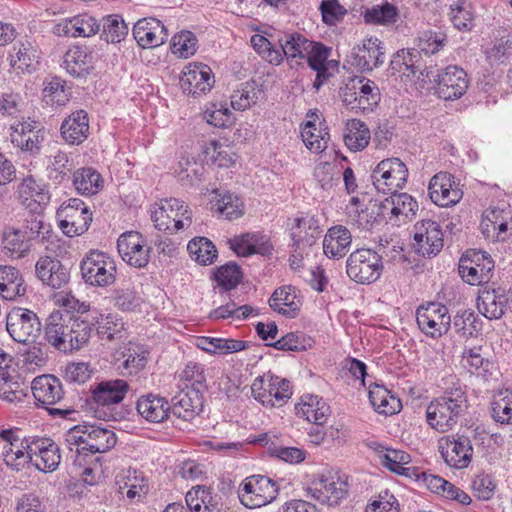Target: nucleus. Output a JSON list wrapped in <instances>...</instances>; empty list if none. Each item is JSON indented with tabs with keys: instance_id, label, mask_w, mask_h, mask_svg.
Here are the masks:
<instances>
[{
	"instance_id": "3",
	"label": "nucleus",
	"mask_w": 512,
	"mask_h": 512,
	"mask_svg": "<svg viewBox=\"0 0 512 512\" xmlns=\"http://www.w3.org/2000/svg\"><path fill=\"white\" fill-rule=\"evenodd\" d=\"M80 273L85 284L96 288H106L116 281L115 259L106 252L92 249L82 258Z\"/></svg>"
},
{
	"instance_id": "35",
	"label": "nucleus",
	"mask_w": 512,
	"mask_h": 512,
	"mask_svg": "<svg viewBox=\"0 0 512 512\" xmlns=\"http://www.w3.org/2000/svg\"><path fill=\"white\" fill-rule=\"evenodd\" d=\"M375 209L370 200L364 203L359 197H352L345 209L348 223L363 230L372 229L379 223Z\"/></svg>"
},
{
	"instance_id": "7",
	"label": "nucleus",
	"mask_w": 512,
	"mask_h": 512,
	"mask_svg": "<svg viewBox=\"0 0 512 512\" xmlns=\"http://www.w3.org/2000/svg\"><path fill=\"white\" fill-rule=\"evenodd\" d=\"M151 218L158 230L169 233L189 227L192 223V213L188 206L176 198L161 200Z\"/></svg>"
},
{
	"instance_id": "41",
	"label": "nucleus",
	"mask_w": 512,
	"mask_h": 512,
	"mask_svg": "<svg viewBox=\"0 0 512 512\" xmlns=\"http://www.w3.org/2000/svg\"><path fill=\"white\" fill-rule=\"evenodd\" d=\"M28 385L24 379L12 369L11 372L0 374V398L9 402H21L27 396Z\"/></svg>"
},
{
	"instance_id": "4",
	"label": "nucleus",
	"mask_w": 512,
	"mask_h": 512,
	"mask_svg": "<svg viewBox=\"0 0 512 512\" xmlns=\"http://www.w3.org/2000/svg\"><path fill=\"white\" fill-rule=\"evenodd\" d=\"M381 250L382 248H360L353 251L346 260L347 276L358 284H371L377 281L384 269Z\"/></svg>"
},
{
	"instance_id": "21",
	"label": "nucleus",
	"mask_w": 512,
	"mask_h": 512,
	"mask_svg": "<svg viewBox=\"0 0 512 512\" xmlns=\"http://www.w3.org/2000/svg\"><path fill=\"white\" fill-rule=\"evenodd\" d=\"M10 139L21 151L36 155L44 137L36 121H22L10 127Z\"/></svg>"
},
{
	"instance_id": "8",
	"label": "nucleus",
	"mask_w": 512,
	"mask_h": 512,
	"mask_svg": "<svg viewBox=\"0 0 512 512\" xmlns=\"http://www.w3.org/2000/svg\"><path fill=\"white\" fill-rule=\"evenodd\" d=\"M277 483L264 475H251L244 479L238 491L241 503L250 509L259 508L276 499Z\"/></svg>"
},
{
	"instance_id": "39",
	"label": "nucleus",
	"mask_w": 512,
	"mask_h": 512,
	"mask_svg": "<svg viewBox=\"0 0 512 512\" xmlns=\"http://www.w3.org/2000/svg\"><path fill=\"white\" fill-rule=\"evenodd\" d=\"M301 301L292 286L276 289L269 299V306L287 318H295L300 310Z\"/></svg>"
},
{
	"instance_id": "5",
	"label": "nucleus",
	"mask_w": 512,
	"mask_h": 512,
	"mask_svg": "<svg viewBox=\"0 0 512 512\" xmlns=\"http://www.w3.org/2000/svg\"><path fill=\"white\" fill-rule=\"evenodd\" d=\"M31 391L37 406L46 409L50 416L68 419L71 414L75 413V410L69 407H52L58 404L64 396L61 381L56 376L44 374L34 378L31 383Z\"/></svg>"
},
{
	"instance_id": "42",
	"label": "nucleus",
	"mask_w": 512,
	"mask_h": 512,
	"mask_svg": "<svg viewBox=\"0 0 512 512\" xmlns=\"http://www.w3.org/2000/svg\"><path fill=\"white\" fill-rule=\"evenodd\" d=\"M296 414L316 425L326 422L329 415V406L318 396L308 395L301 399V403L295 406Z\"/></svg>"
},
{
	"instance_id": "24",
	"label": "nucleus",
	"mask_w": 512,
	"mask_h": 512,
	"mask_svg": "<svg viewBox=\"0 0 512 512\" xmlns=\"http://www.w3.org/2000/svg\"><path fill=\"white\" fill-rule=\"evenodd\" d=\"M30 451L34 452L33 464L39 471L53 472L61 461L60 449L50 438L32 437Z\"/></svg>"
},
{
	"instance_id": "43",
	"label": "nucleus",
	"mask_w": 512,
	"mask_h": 512,
	"mask_svg": "<svg viewBox=\"0 0 512 512\" xmlns=\"http://www.w3.org/2000/svg\"><path fill=\"white\" fill-rule=\"evenodd\" d=\"M368 396L373 408L379 414L393 415L401 409L399 398L392 395L384 385L371 384Z\"/></svg>"
},
{
	"instance_id": "33",
	"label": "nucleus",
	"mask_w": 512,
	"mask_h": 512,
	"mask_svg": "<svg viewBox=\"0 0 512 512\" xmlns=\"http://www.w3.org/2000/svg\"><path fill=\"white\" fill-rule=\"evenodd\" d=\"M391 76L413 78L422 72L421 54L415 49L398 50L392 57L388 69Z\"/></svg>"
},
{
	"instance_id": "50",
	"label": "nucleus",
	"mask_w": 512,
	"mask_h": 512,
	"mask_svg": "<svg viewBox=\"0 0 512 512\" xmlns=\"http://www.w3.org/2000/svg\"><path fill=\"white\" fill-rule=\"evenodd\" d=\"M262 95L263 90L259 88L255 81L242 83L240 88L234 90L230 97L231 106L235 110L244 111L256 104Z\"/></svg>"
},
{
	"instance_id": "34",
	"label": "nucleus",
	"mask_w": 512,
	"mask_h": 512,
	"mask_svg": "<svg viewBox=\"0 0 512 512\" xmlns=\"http://www.w3.org/2000/svg\"><path fill=\"white\" fill-rule=\"evenodd\" d=\"M138 414L150 423H162L169 418V402L156 394L142 395L137 403Z\"/></svg>"
},
{
	"instance_id": "2",
	"label": "nucleus",
	"mask_w": 512,
	"mask_h": 512,
	"mask_svg": "<svg viewBox=\"0 0 512 512\" xmlns=\"http://www.w3.org/2000/svg\"><path fill=\"white\" fill-rule=\"evenodd\" d=\"M469 407L465 389L458 385L445 389L443 394L434 398L426 409L429 426L440 433H445L458 423Z\"/></svg>"
},
{
	"instance_id": "29",
	"label": "nucleus",
	"mask_w": 512,
	"mask_h": 512,
	"mask_svg": "<svg viewBox=\"0 0 512 512\" xmlns=\"http://www.w3.org/2000/svg\"><path fill=\"white\" fill-rule=\"evenodd\" d=\"M85 437L86 446L77 449L75 462L80 461V457L86 455L87 452L91 454L108 452L117 443V437L113 430L96 425H87ZM79 465H81V462H79Z\"/></svg>"
},
{
	"instance_id": "61",
	"label": "nucleus",
	"mask_w": 512,
	"mask_h": 512,
	"mask_svg": "<svg viewBox=\"0 0 512 512\" xmlns=\"http://www.w3.org/2000/svg\"><path fill=\"white\" fill-rule=\"evenodd\" d=\"M451 21L460 31L471 30L474 26L472 4L467 0H458L455 7H451Z\"/></svg>"
},
{
	"instance_id": "40",
	"label": "nucleus",
	"mask_w": 512,
	"mask_h": 512,
	"mask_svg": "<svg viewBox=\"0 0 512 512\" xmlns=\"http://www.w3.org/2000/svg\"><path fill=\"white\" fill-rule=\"evenodd\" d=\"M25 292L26 286L20 271L13 266H0L1 297L5 300H14Z\"/></svg>"
},
{
	"instance_id": "9",
	"label": "nucleus",
	"mask_w": 512,
	"mask_h": 512,
	"mask_svg": "<svg viewBox=\"0 0 512 512\" xmlns=\"http://www.w3.org/2000/svg\"><path fill=\"white\" fill-rule=\"evenodd\" d=\"M408 169L399 158H387L378 163L371 174L377 191L384 194L398 192L407 182Z\"/></svg>"
},
{
	"instance_id": "45",
	"label": "nucleus",
	"mask_w": 512,
	"mask_h": 512,
	"mask_svg": "<svg viewBox=\"0 0 512 512\" xmlns=\"http://www.w3.org/2000/svg\"><path fill=\"white\" fill-rule=\"evenodd\" d=\"M190 512H219L216 496L211 488L197 486L189 490L185 497Z\"/></svg>"
},
{
	"instance_id": "51",
	"label": "nucleus",
	"mask_w": 512,
	"mask_h": 512,
	"mask_svg": "<svg viewBox=\"0 0 512 512\" xmlns=\"http://www.w3.org/2000/svg\"><path fill=\"white\" fill-rule=\"evenodd\" d=\"M260 240H263V238L258 234H243L230 241L231 249L242 257L252 254L266 255L269 253V246L266 243H262L261 247L258 246Z\"/></svg>"
},
{
	"instance_id": "53",
	"label": "nucleus",
	"mask_w": 512,
	"mask_h": 512,
	"mask_svg": "<svg viewBox=\"0 0 512 512\" xmlns=\"http://www.w3.org/2000/svg\"><path fill=\"white\" fill-rule=\"evenodd\" d=\"M456 332L464 338L477 336L482 330V320L472 310L459 311L453 320Z\"/></svg>"
},
{
	"instance_id": "19",
	"label": "nucleus",
	"mask_w": 512,
	"mask_h": 512,
	"mask_svg": "<svg viewBox=\"0 0 512 512\" xmlns=\"http://www.w3.org/2000/svg\"><path fill=\"white\" fill-rule=\"evenodd\" d=\"M20 203L31 211H43L50 201V192L47 185L33 175L22 179L17 188Z\"/></svg>"
},
{
	"instance_id": "55",
	"label": "nucleus",
	"mask_w": 512,
	"mask_h": 512,
	"mask_svg": "<svg viewBox=\"0 0 512 512\" xmlns=\"http://www.w3.org/2000/svg\"><path fill=\"white\" fill-rule=\"evenodd\" d=\"M4 248L10 252V256L24 257L31 248V242L21 229L8 228L3 235Z\"/></svg>"
},
{
	"instance_id": "17",
	"label": "nucleus",
	"mask_w": 512,
	"mask_h": 512,
	"mask_svg": "<svg viewBox=\"0 0 512 512\" xmlns=\"http://www.w3.org/2000/svg\"><path fill=\"white\" fill-rule=\"evenodd\" d=\"M365 78L357 83L347 84L343 92V102L351 109H359L362 112L372 111L380 101V91L374 82Z\"/></svg>"
},
{
	"instance_id": "26",
	"label": "nucleus",
	"mask_w": 512,
	"mask_h": 512,
	"mask_svg": "<svg viewBox=\"0 0 512 512\" xmlns=\"http://www.w3.org/2000/svg\"><path fill=\"white\" fill-rule=\"evenodd\" d=\"M214 83L211 77V70L206 65L195 64L186 67L180 77V87L185 94L193 97L205 94L210 91Z\"/></svg>"
},
{
	"instance_id": "47",
	"label": "nucleus",
	"mask_w": 512,
	"mask_h": 512,
	"mask_svg": "<svg viewBox=\"0 0 512 512\" xmlns=\"http://www.w3.org/2000/svg\"><path fill=\"white\" fill-rule=\"evenodd\" d=\"M370 141V131L367 125L358 119L349 120L344 133L345 145L351 151H361L366 148Z\"/></svg>"
},
{
	"instance_id": "23",
	"label": "nucleus",
	"mask_w": 512,
	"mask_h": 512,
	"mask_svg": "<svg viewBox=\"0 0 512 512\" xmlns=\"http://www.w3.org/2000/svg\"><path fill=\"white\" fill-rule=\"evenodd\" d=\"M37 278L46 286L60 289L69 282L68 268L56 258L50 256L40 257L35 264Z\"/></svg>"
},
{
	"instance_id": "56",
	"label": "nucleus",
	"mask_w": 512,
	"mask_h": 512,
	"mask_svg": "<svg viewBox=\"0 0 512 512\" xmlns=\"http://www.w3.org/2000/svg\"><path fill=\"white\" fill-rule=\"evenodd\" d=\"M295 221L296 226L291 232V239L293 241V251L297 252L298 250H304L306 246H312L319 237L320 231H318L317 227L312 228L311 225H309L308 229L311 230V232H308L306 227L307 221L303 218H297Z\"/></svg>"
},
{
	"instance_id": "25",
	"label": "nucleus",
	"mask_w": 512,
	"mask_h": 512,
	"mask_svg": "<svg viewBox=\"0 0 512 512\" xmlns=\"http://www.w3.org/2000/svg\"><path fill=\"white\" fill-rule=\"evenodd\" d=\"M133 36L142 48H153L166 42L168 32L160 20L149 17L140 19L135 23Z\"/></svg>"
},
{
	"instance_id": "36",
	"label": "nucleus",
	"mask_w": 512,
	"mask_h": 512,
	"mask_svg": "<svg viewBox=\"0 0 512 512\" xmlns=\"http://www.w3.org/2000/svg\"><path fill=\"white\" fill-rule=\"evenodd\" d=\"M351 243L352 235L347 227L343 225L332 226L324 236V254L329 258H342L349 251Z\"/></svg>"
},
{
	"instance_id": "37",
	"label": "nucleus",
	"mask_w": 512,
	"mask_h": 512,
	"mask_svg": "<svg viewBox=\"0 0 512 512\" xmlns=\"http://www.w3.org/2000/svg\"><path fill=\"white\" fill-rule=\"evenodd\" d=\"M92 63L93 55L87 47L73 46L65 53L62 65L71 76L82 78L90 73Z\"/></svg>"
},
{
	"instance_id": "27",
	"label": "nucleus",
	"mask_w": 512,
	"mask_h": 512,
	"mask_svg": "<svg viewBox=\"0 0 512 512\" xmlns=\"http://www.w3.org/2000/svg\"><path fill=\"white\" fill-rule=\"evenodd\" d=\"M384 59L383 43L378 38L371 37L364 40L363 45L353 53L351 64L364 73L382 65Z\"/></svg>"
},
{
	"instance_id": "16",
	"label": "nucleus",
	"mask_w": 512,
	"mask_h": 512,
	"mask_svg": "<svg viewBox=\"0 0 512 512\" xmlns=\"http://www.w3.org/2000/svg\"><path fill=\"white\" fill-rule=\"evenodd\" d=\"M435 82L438 97L446 101L461 98L469 86L466 71L457 65H449L438 72Z\"/></svg>"
},
{
	"instance_id": "13",
	"label": "nucleus",
	"mask_w": 512,
	"mask_h": 512,
	"mask_svg": "<svg viewBox=\"0 0 512 512\" xmlns=\"http://www.w3.org/2000/svg\"><path fill=\"white\" fill-rule=\"evenodd\" d=\"M117 249L122 260L131 267L145 268L150 262L152 248L137 231L121 234L117 240Z\"/></svg>"
},
{
	"instance_id": "28",
	"label": "nucleus",
	"mask_w": 512,
	"mask_h": 512,
	"mask_svg": "<svg viewBox=\"0 0 512 512\" xmlns=\"http://www.w3.org/2000/svg\"><path fill=\"white\" fill-rule=\"evenodd\" d=\"M509 297L503 288L481 289L477 297L478 311L489 320H498L505 314Z\"/></svg>"
},
{
	"instance_id": "48",
	"label": "nucleus",
	"mask_w": 512,
	"mask_h": 512,
	"mask_svg": "<svg viewBox=\"0 0 512 512\" xmlns=\"http://www.w3.org/2000/svg\"><path fill=\"white\" fill-rule=\"evenodd\" d=\"M22 233L29 238L31 242L34 239H40L42 242L49 240L52 236V228L50 224L43 221L42 211H31L29 209L21 228Z\"/></svg>"
},
{
	"instance_id": "58",
	"label": "nucleus",
	"mask_w": 512,
	"mask_h": 512,
	"mask_svg": "<svg viewBox=\"0 0 512 512\" xmlns=\"http://www.w3.org/2000/svg\"><path fill=\"white\" fill-rule=\"evenodd\" d=\"M330 49L320 42L312 41V45L308 49L307 56L304 59L311 69L317 72V80L321 77L328 78L326 61L329 57Z\"/></svg>"
},
{
	"instance_id": "62",
	"label": "nucleus",
	"mask_w": 512,
	"mask_h": 512,
	"mask_svg": "<svg viewBox=\"0 0 512 512\" xmlns=\"http://www.w3.org/2000/svg\"><path fill=\"white\" fill-rule=\"evenodd\" d=\"M32 437L23 438L14 453L5 455L4 462L13 470L20 471L26 464L33 463L34 452L30 451Z\"/></svg>"
},
{
	"instance_id": "44",
	"label": "nucleus",
	"mask_w": 512,
	"mask_h": 512,
	"mask_svg": "<svg viewBox=\"0 0 512 512\" xmlns=\"http://www.w3.org/2000/svg\"><path fill=\"white\" fill-rule=\"evenodd\" d=\"M103 182L101 174L91 167L79 168L73 173V186L81 195L97 194L103 188Z\"/></svg>"
},
{
	"instance_id": "38",
	"label": "nucleus",
	"mask_w": 512,
	"mask_h": 512,
	"mask_svg": "<svg viewBox=\"0 0 512 512\" xmlns=\"http://www.w3.org/2000/svg\"><path fill=\"white\" fill-rule=\"evenodd\" d=\"M147 356L148 351L143 346L129 343L116 358L117 368L122 375H136L145 368Z\"/></svg>"
},
{
	"instance_id": "20",
	"label": "nucleus",
	"mask_w": 512,
	"mask_h": 512,
	"mask_svg": "<svg viewBox=\"0 0 512 512\" xmlns=\"http://www.w3.org/2000/svg\"><path fill=\"white\" fill-rule=\"evenodd\" d=\"M454 179L452 174L446 172H439L431 178L428 192L433 203L448 207L461 200L463 192L458 187H454Z\"/></svg>"
},
{
	"instance_id": "52",
	"label": "nucleus",
	"mask_w": 512,
	"mask_h": 512,
	"mask_svg": "<svg viewBox=\"0 0 512 512\" xmlns=\"http://www.w3.org/2000/svg\"><path fill=\"white\" fill-rule=\"evenodd\" d=\"M187 250L190 257L201 265H210L217 258L215 245L206 237H197L189 241Z\"/></svg>"
},
{
	"instance_id": "31",
	"label": "nucleus",
	"mask_w": 512,
	"mask_h": 512,
	"mask_svg": "<svg viewBox=\"0 0 512 512\" xmlns=\"http://www.w3.org/2000/svg\"><path fill=\"white\" fill-rule=\"evenodd\" d=\"M129 389V384L123 379L102 381L92 389L91 397L98 406L109 408L122 402Z\"/></svg>"
},
{
	"instance_id": "46",
	"label": "nucleus",
	"mask_w": 512,
	"mask_h": 512,
	"mask_svg": "<svg viewBox=\"0 0 512 512\" xmlns=\"http://www.w3.org/2000/svg\"><path fill=\"white\" fill-rule=\"evenodd\" d=\"M280 47L284 56L290 61L291 67L300 64L298 59H304L307 56L308 49L312 45V41L299 33H291L279 40Z\"/></svg>"
},
{
	"instance_id": "60",
	"label": "nucleus",
	"mask_w": 512,
	"mask_h": 512,
	"mask_svg": "<svg viewBox=\"0 0 512 512\" xmlns=\"http://www.w3.org/2000/svg\"><path fill=\"white\" fill-rule=\"evenodd\" d=\"M491 415L498 423H512V392L506 390L494 396L491 402Z\"/></svg>"
},
{
	"instance_id": "15",
	"label": "nucleus",
	"mask_w": 512,
	"mask_h": 512,
	"mask_svg": "<svg viewBox=\"0 0 512 512\" xmlns=\"http://www.w3.org/2000/svg\"><path fill=\"white\" fill-rule=\"evenodd\" d=\"M444 245L441 226L433 220H422L414 225L415 252L422 257L436 256Z\"/></svg>"
},
{
	"instance_id": "11",
	"label": "nucleus",
	"mask_w": 512,
	"mask_h": 512,
	"mask_svg": "<svg viewBox=\"0 0 512 512\" xmlns=\"http://www.w3.org/2000/svg\"><path fill=\"white\" fill-rule=\"evenodd\" d=\"M416 321L419 329L431 338H440L451 326L448 308L437 302L421 305L416 310Z\"/></svg>"
},
{
	"instance_id": "64",
	"label": "nucleus",
	"mask_w": 512,
	"mask_h": 512,
	"mask_svg": "<svg viewBox=\"0 0 512 512\" xmlns=\"http://www.w3.org/2000/svg\"><path fill=\"white\" fill-rule=\"evenodd\" d=\"M214 206L216 210L228 220L237 219L244 213L242 200L237 195L231 193L221 195Z\"/></svg>"
},
{
	"instance_id": "12",
	"label": "nucleus",
	"mask_w": 512,
	"mask_h": 512,
	"mask_svg": "<svg viewBox=\"0 0 512 512\" xmlns=\"http://www.w3.org/2000/svg\"><path fill=\"white\" fill-rule=\"evenodd\" d=\"M7 331L19 343H33L41 331L37 314L29 309L16 307L7 315Z\"/></svg>"
},
{
	"instance_id": "6",
	"label": "nucleus",
	"mask_w": 512,
	"mask_h": 512,
	"mask_svg": "<svg viewBox=\"0 0 512 512\" xmlns=\"http://www.w3.org/2000/svg\"><path fill=\"white\" fill-rule=\"evenodd\" d=\"M56 219L62 232L68 237H74L89 229L92 212L81 199L70 198L57 209Z\"/></svg>"
},
{
	"instance_id": "1",
	"label": "nucleus",
	"mask_w": 512,
	"mask_h": 512,
	"mask_svg": "<svg viewBox=\"0 0 512 512\" xmlns=\"http://www.w3.org/2000/svg\"><path fill=\"white\" fill-rule=\"evenodd\" d=\"M92 324L69 311H54L46 320L44 339L60 352H72L85 346L91 336Z\"/></svg>"
},
{
	"instance_id": "59",
	"label": "nucleus",
	"mask_w": 512,
	"mask_h": 512,
	"mask_svg": "<svg viewBox=\"0 0 512 512\" xmlns=\"http://www.w3.org/2000/svg\"><path fill=\"white\" fill-rule=\"evenodd\" d=\"M397 16L398 9L388 2L383 5L373 6L363 13L364 22L366 24H392L396 22Z\"/></svg>"
},
{
	"instance_id": "54",
	"label": "nucleus",
	"mask_w": 512,
	"mask_h": 512,
	"mask_svg": "<svg viewBox=\"0 0 512 512\" xmlns=\"http://www.w3.org/2000/svg\"><path fill=\"white\" fill-rule=\"evenodd\" d=\"M128 35V26L120 15L112 14L102 19L101 38L107 43H119Z\"/></svg>"
},
{
	"instance_id": "63",
	"label": "nucleus",
	"mask_w": 512,
	"mask_h": 512,
	"mask_svg": "<svg viewBox=\"0 0 512 512\" xmlns=\"http://www.w3.org/2000/svg\"><path fill=\"white\" fill-rule=\"evenodd\" d=\"M243 273L235 262H228L220 266L215 273L218 285L226 291H230L241 282Z\"/></svg>"
},
{
	"instance_id": "10",
	"label": "nucleus",
	"mask_w": 512,
	"mask_h": 512,
	"mask_svg": "<svg viewBox=\"0 0 512 512\" xmlns=\"http://www.w3.org/2000/svg\"><path fill=\"white\" fill-rule=\"evenodd\" d=\"M438 448L445 463L455 469L468 467L474 454L471 439L459 432L441 437Z\"/></svg>"
},
{
	"instance_id": "14",
	"label": "nucleus",
	"mask_w": 512,
	"mask_h": 512,
	"mask_svg": "<svg viewBox=\"0 0 512 512\" xmlns=\"http://www.w3.org/2000/svg\"><path fill=\"white\" fill-rule=\"evenodd\" d=\"M312 498L329 506L338 505L348 494V483L337 473L321 474L308 488Z\"/></svg>"
},
{
	"instance_id": "32",
	"label": "nucleus",
	"mask_w": 512,
	"mask_h": 512,
	"mask_svg": "<svg viewBox=\"0 0 512 512\" xmlns=\"http://www.w3.org/2000/svg\"><path fill=\"white\" fill-rule=\"evenodd\" d=\"M62 138L70 145H80L89 135V119L85 110H76L67 116L60 127Z\"/></svg>"
},
{
	"instance_id": "30",
	"label": "nucleus",
	"mask_w": 512,
	"mask_h": 512,
	"mask_svg": "<svg viewBox=\"0 0 512 512\" xmlns=\"http://www.w3.org/2000/svg\"><path fill=\"white\" fill-rule=\"evenodd\" d=\"M100 26L95 17L83 13L56 24L53 33L57 36L90 37L99 32Z\"/></svg>"
},
{
	"instance_id": "22",
	"label": "nucleus",
	"mask_w": 512,
	"mask_h": 512,
	"mask_svg": "<svg viewBox=\"0 0 512 512\" xmlns=\"http://www.w3.org/2000/svg\"><path fill=\"white\" fill-rule=\"evenodd\" d=\"M203 394L194 388H183L169 403L170 414L179 419L190 421L203 409Z\"/></svg>"
},
{
	"instance_id": "18",
	"label": "nucleus",
	"mask_w": 512,
	"mask_h": 512,
	"mask_svg": "<svg viewBox=\"0 0 512 512\" xmlns=\"http://www.w3.org/2000/svg\"><path fill=\"white\" fill-rule=\"evenodd\" d=\"M40 59L41 52L38 46L27 38L15 42L8 54L9 65L17 74L36 71Z\"/></svg>"
},
{
	"instance_id": "57",
	"label": "nucleus",
	"mask_w": 512,
	"mask_h": 512,
	"mask_svg": "<svg viewBox=\"0 0 512 512\" xmlns=\"http://www.w3.org/2000/svg\"><path fill=\"white\" fill-rule=\"evenodd\" d=\"M392 204L394 205L395 221L411 220L418 211L417 201L407 193L392 192Z\"/></svg>"
},
{
	"instance_id": "49",
	"label": "nucleus",
	"mask_w": 512,
	"mask_h": 512,
	"mask_svg": "<svg viewBox=\"0 0 512 512\" xmlns=\"http://www.w3.org/2000/svg\"><path fill=\"white\" fill-rule=\"evenodd\" d=\"M97 334L102 340L109 342L127 339L124 322L115 314H108L97 321Z\"/></svg>"
}]
</instances>
